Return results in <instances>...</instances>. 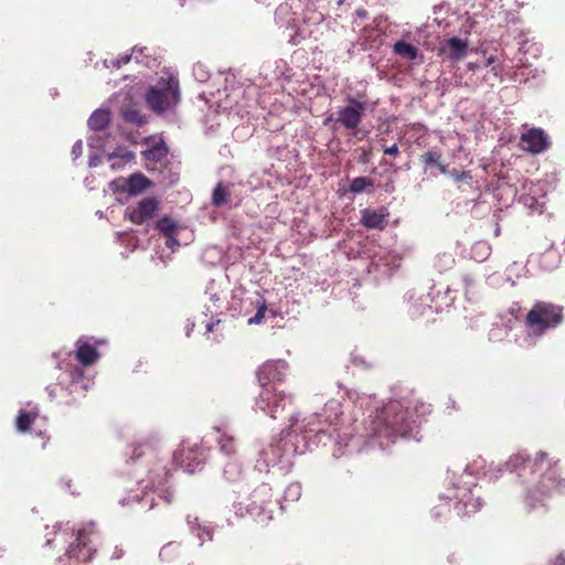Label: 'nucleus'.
<instances>
[{"instance_id":"nucleus-1","label":"nucleus","mask_w":565,"mask_h":565,"mask_svg":"<svg viewBox=\"0 0 565 565\" xmlns=\"http://www.w3.org/2000/svg\"><path fill=\"white\" fill-rule=\"evenodd\" d=\"M374 424L377 435L386 438L405 437L412 431L408 412L398 402L385 405Z\"/></svg>"},{"instance_id":"nucleus-2","label":"nucleus","mask_w":565,"mask_h":565,"mask_svg":"<svg viewBox=\"0 0 565 565\" xmlns=\"http://www.w3.org/2000/svg\"><path fill=\"white\" fill-rule=\"evenodd\" d=\"M563 321V307L547 301H537L525 316L524 323L529 332L540 337L547 330L558 327Z\"/></svg>"},{"instance_id":"nucleus-3","label":"nucleus","mask_w":565,"mask_h":565,"mask_svg":"<svg viewBox=\"0 0 565 565\" xmlns=\"http://www.w3.org/2000/svg\"><path fill=\"white\" fill-rule=\"evenodd\" d=\"M179 82L174 77L160 78L146 94L151 110L161 114L179 103Z\"/></svg>"},{"instance_id":"nucleus-4","label":"nucleus","mask_w":565,"mask_h":565,"mask_svg":"<svg viewBox=\"0 0 565 565\" xmlns=\"http://www.w3.org/2000/svg\"><path fill=\"white\" fill-rule=\"evenodd\" d=\"M99 533L94 523H89L78 530L76 540L67 550V555L79 562L89 561L96 552Z\"/></svg>"},{"instance_id":"nucleus-5","label":"nucleus","mask_w":565,"mask_h":565,"mask_svg":"<svg viewBox=\"0 0 565 565\" xmlns=\"http://www.w3.org/2000/svg\"><path fill=\"white\" fill-rule=\"evenodd\" d=\"M288 404H291V396L278 391V388L260 391L256 399L258 408L267 413L273 419L281 418Z\"/></svg>"},{"instance_id":"nucleus-6","label":"nucleus","mask_w":565,"mask_h":565,"mask_svg":"<svg viewBox=\"0 0 565 565\" xmlns=\"http://www.w3.org/2000/svg\"><path fill=\"white\" fill-rule=\"evenodd\" d=\"M287 370L288 363L281 360L267 361L262 364L256 372L262 391L277 388L276 384L285 381Z\"/></svg>"},{"instance_id":"nucleus-7","label":"nucleus","mask_w":565,"mask_h":565,"mask_svg":"<svg viewBox=\"0 0 565 565\" xmlns=\"http://www.w3.org/2000/svg\"><path fill=\"white\" fill-rule=\"evenodd\" d=\"M160 209L161 202L157 198L147 196L136 205L128 206L125 211V217L136 225H142L152 220Z\"/></svg>"},{"instance_id":"nucleus-8","label":"nucleus","mask_w":565,"mask_h":565,"mask_svg":"<svg viewBox=\"0 0 565 565\" xmlns=\"http://www.w3.org/2000/svg\"><path fill=\"white\" fill-rule=\"evenodd\" d=\"M347 102L348 105L339 109L335 124L341 125L347 130L353 131L362 122L366 104L351 96L347 98Z\"/></svg>"},{"instance_id":"nucleus-9","label":"nucleus","mask_w":565,"mask_h":565,"mask_svg":"<svg viewBox=\"0 0 565 565\" xmlns=\"http://www.w3.org/2000/svg\"><path fill=\"white\" fill-rule=\"evenodd\" d=\"M520 141L522 149L531 154H539L546 151L550 146V139L542 128H530L521 134Z\"/></svg>"},{"instance_id":"nucleus-10","label":"nucleus","mask_w":565,"mask_h":565,"mask_svg":"<svg viewBox=\"0 0 565 565\" xmlns=\"http://www.w3.org/2000/svg\"><path fill=\"white\" fill-rule=\"evenodd\" d=\"M457 500L455 511L458 516L465 518L477 513L482 507V500L470 488H463L455 495Z\"/></svg>"},{"instance_id":"nucleus-11","label":"nucleus","mask_w":565,"mask_h":565,"mask_svg":"<svg viewBox=\"0 0 565 565\" xmlns=\"http://www.w3.org/2000/svg\"><path fill=\"white\" fill-rule=\"evenodd\" d=\"M173 460L177 466L192 473L202 463V452L199 448L181 447L174 451Z\"/></svg>"},{"instance_id":"nucleus-12","label":"nucleus","mask_w":565,"mask_h":565,"mask_svg":"<svg viewBox=\"0 0 565 565\" xmlns=\"http://www.w3.org/2000/svg\"><path fill=\"white\" fill-rule=\"evenodd\" d=\"M288 444L287 439L280 438L277 441L270 443L267 448L260 451L262 460L265 462L266 467L275 466L281 461L284 455L288 450ZM257 466L259 470L264 469V463L258 461Z\"/></svg>"},{"instance_id":"nucleus-13","label":"nucleus","mask_w":565,"mask_h":565,"mask_svg":"<svg viewBox=\"0 0 565 565\" xmlns=\"http://www.w3.org/2000/svg\"><path fill=\"white\" fill-rule=\"evenodd\" d=\"M468 51V42L458 38H450L441 43L439 55H444L451 61L462 60Z\"/></svg>"},{"instance_id":"nucleus-14","label":"nucleus","mask_w":565,"mask_h":565,"mask_svg":"<svg viewBox=\"0 0 565 565\" xmlns=\"http://www.w3.org/2000/svg\"><path fill=\"white\" fill-rule=\"evenodd\" d=\"M361 224L366 228L383 230L386 225L388 210L384 206L377 210H362Z\"/></svg>"},{"instance_id":"nucleus-15","label":"nucleus","mask_w":565,"mask_h":565,"mask_svg":"<svg viewBox=\"0 0 565 565\" xmlns=\"http://www.w3.org/2000/svg\"><path fill=\"white\" fill-rule=\"evenodd\" d=\"M117 183H120L124 191L136 195L147 190L151 181L142 173H134L128 179H119Z\"/></svg>"},{"instance_id":"nucleus-16","label":"nucleus","mask_w":565,"mask_h":565,"mask_svg":"<svg viewBox=\"0 0 565 565\" xmlns=\"http://www.w3.org/2000/svg\"><path fill=\"white\" fill-rule=\"evenodd\" d=\"M76 360L84 366L93 365L99 359L97 349L88 342H77V349L75 351Z\"/></svg>"},{"instance_id":"nucleus-17","label":"nucleus","mask_w":565,"mask_h":565,"mask_svg":"<svg viewBox=\"0 0 565 565\" xmlns=\"http://www.w3.org/2000/svg\"><path fill=\"white\" fill-rule=\"evenodd\" d=\"M264 487L257 488L249 497V503L246 511L256 520L264 522Z\"/></svg>"},{"instance_id":"nucleus-18","label":"nucleus","mask_w":565,"mask_h":565,"mask_svg":"<svg viewBox=\"0 0 565 565\" xmlns=\"http://www.w3.org/2000/svg\"><path fill=\"white\" fill-rule=\"evenodd\" d=\"M564 488L565 479L556 477L554 471L544 475L540 481V491L544 495H548L553 491H562Z\"/></svg>"},{"instance_id":"nucleus-19","label":"nucleus","mask_w":565,"mask_h":565,"mask_svg":"<svg viewBox=\"0 0 565 565\" xmlns=\"http://www.w3.org/2000/svg\"><path fill=\"white\" fill-rule=\"evenodd\" d=\"M183 554L182 544L179 542H169L160 550L159 557L164 563H177Z\"/></svg>"},{"instance_id":"nucleus-20","label":"nucleus","mask_w":565,"mask_h":565,"mask_svg":"<svg viewBox=\"0 0 565 565\" xmlns=\"http://www.w3.org/2000/svg\"><path fill=\"white\" fill-rule=\"evenodd\" d=\"M110 120L111 114L109 110L97 109L90 115L88 119V126L95 131H100L108 127Z\"/></svg>"},{"instance_id":"nucleus-21","label":"nucleus","mask_w":565,"mask_h":565,"mask_svg":"<svg viewBox=\"0 0 565 565\" xmlns=\"http://www.w3.org/2000/svg\"><path fill=\"white\" fill-rule=\"evenodd\" d=\"M120 115L122 119L128 124L142 126L147 122L146 116L142 115L135 105H126L121 107Z\"/></svg>"},{"instance_id":"nucleus-22","label":"nucleus","mask_w":565,"mask_h":565,"mask_svg":"<svg viewBox=\"0 0 565 565\" xmlns=\"http://www.w3.org/2000/svg\"><path fill=\"white\" fill-rule=\"evenodd\" d=\"M168 147L163 140L154 143L149 149L141 152L142 157L148 161L160 162L168 156Z\"/></svg>"},{"instance_id":"nucleus-23","label":"nucleus","mask_w":565,"mask_h":565,"mask_svg":"<svg viewBox=\"0 0 565 565\" xmlns=\"http://www.w3.org/2000/svg\"><path fill=\"white\" fill-rule=\"evenodd\" d=\"M156 230L167 239L175 242L177 223L168 215H164L156 223Z\"/></svg>"},{"instance_id":"nucleus-24","label":"nucleus","mask_w":565,"mask_h":565,"mask_svg":"<svg viewBox=\"0 0 565 565\" xmlns=\"http://www.w3.org/2000/svg\"><path fill=\"white\" fill-rule=\"evenodd\" d=\"M393 52L396 55L411 61L416 60L419 56L418 49L404 40H399L393 45Z\"/></svg>"},{"instance_id":"nucleus-25","label":"nucleus","mask_w":565,"mask_h":565,"mask_svg":"<svg viewBox=\"0 0 565 565\" xmlns=\"http://www.w3.org/2000/svg\"><path fill=\"white\" fill-rule=\"evenodd\" d=\"M38 417V412L20 411L15 419V428L20 433H26Z\"/></svg>"},{"instance_id":"nucleus-26","label":"nucleus","mask_w":565,"mask_h":565,"mask_svg":"<svg viewBox=\"0 0 565 565\" xmlns=\"http://www.w3.org/2000/svg\"><path fill=\"white\" fill-rule=\"evenodd\" d=\"M373 185V179L366 177H358L351 180L349 184V191L353 194H361Z\"/></svg>"},{"instance_id":"nucleus-27","label":"nucleus","mask_w":565,"mask_h":565,"mask_svg":"<svg viewBox=\"0 0 565 565\" xmlns=\"http://www.w3.org/2000/svg\"><path fill=\"white\" fill-rule=\"evenodd\" d=\"M230 201V191L220 182L214 188L212 193V204L214 206H222Z\"/></svg>"},{"instance_id":"nucleus-28","label":"nucleus","mask_w":565,"mask_h":565,"mask_svg":"<svg viewBox=\"0 0 565 565\" xmlns=\"http://www.w3.org/2000/svg\"><path fill=\"white\" fill-rule=\"evenodd\" d=\"M220 450L226 456H233L236 454L237 445L233 436L223 434L218 439Z\"/></svg>"},{"instance_id":"nucleus-29","label":"nucleus","mask_w":565,"mask_h":565,"mask_svg":"<svg viewBox=\"0 0 565 565\" xmlns=\"http://www.w3.org/2000/svg\"><path fill=\"white\" fill-rule=\"evenodd\" d=\"M441 154L437 151H427L420 156V161L426 166L438 164L443 173L446 172V167L439 163Z\"/></svg>"},{"instance_id":"nucleus-30","label":"nucleus","mask_w":565,"mask_h":565,"mask_svg":"<svg viewBox=\"0 0 565 565\" xmlns=\"http://www.w3.org/2000/svg\"><path fill=\"white\" fill-rule=\"evenodd\" d=\"M257 312L254 317L248 319L249 324H258L264 319L265 312L267 310L266 301L263 297H258L256 301Z\"/></svg>"},{"instance_id":"nucleus-31","label":"nucleus","mask_w":565,"mask_h":565,"mask_svg":"<svg viewBox=\"0 0 565 565\" xmlns=\"http://www.w3.org/2000/svg\"><path fill=\"white\" fill-rule=\"evenodd\" d=\"M192 530H193L194 534L198 536V539L200 540L201 544H203L206 541H212V539H213V532L209 526L198 525V526L193 527Z\"/></svg>"},{"instance_id":"nucleus-32","label":"nucleus","mask_w":565,"mask_h":565,"mask_svg":"<svg viewBox=\"0 0 565 565\" xmlns=\"http://www.w3.org/2000/svg\"><path fill=\"white\" fill-rule=\"evenodd\" d=\"M131 60V55L129 54H125L122 56H120L119 58H110V60H105V65L107 67H116V68H119L121 67V65H126L130 62Z\"/></svg>"},{"instance_id":"nucleus-33","label":"nucleus","mask_w":565,"mask_h":565,"mask_svg":"<svg viewBox=\"0 0 565 565\" xmlns=\"http://www.w3.org/2000/svg\"><path fill=\"white\" fill-rule=\"evenodd\" d=\"M146 451H149V452H153L154 451V448L149 444V443H145V444H140L138 447H136L132 451V455L131 457L135 458V459H138L140 458Z\"/></svg>"},{"instance_id":"nucleus-34","label":"nucleus","mask_w":565,"mask_h":565,"mask_svg":"<svg viewBox=\"0 0 565 565\" xmlns=\"http://www.w3.org/2000/svg\"><path fill=\"white\" fill-rule=\"evenodd\" d=\"M384 154L391 157V158H397L401 154V150L397 143H394L392 146H382Z\"/></svg>"},{"instance_id":"nucleus-35","label":"nucleus","mask_w":565,"mask_h":565,"mask_svg":"<svg viewBox=\"0 0 565 565\" xmlns=\"http://www.w3.org/2000/svg\"><path fill=\"white\" fill-rule=\"evenodd\" d=\"M173 497H174L173 491L168 488L160 490V492L158 493V498L167 504L172 503Z\"/></svg>"},{"instance_id":"nucleus-36","label":"nucleus","mask_w":565,"mask_h":565,"mask_svg":"<svg viewBox=\"0 0 565 565\" xmlns=\"http://www.w3.org/2000/svg\"><path fill=\"white\" fill-rule=\"evenodd\" d=\"M527 460L529 458H525L523 455L518 454L510 458L509 463L514 468H520L521 466L525 465Z\"/></svg>"},{"instance_id":"nucleus-37","label":"nucleus","mask_w":565,"mask_h":565,"mask_svg":"<svg viewBox=\"0 0 565 565\" xmlns=\"http://www.w3.org/2000/svg\"><path fill=\"white\" fill-rule=\"evenodd\" d=\"M72 385L84 377V371L79 366H73L71 370Z\"/></svg>"},{"instance_id":"nucleus-38","label":"nucleus","mask_w":565,"mask_h":565,"mask_svg":"<svg viewBox=\"0 0 565 565\" xmlns=\"http://www.w3.org/2000/svg\"><path fill=\"white\" fill-rule=\"evenodd\" d=\"M370 161V151L363 150L362 154L360 156V162L367 163Z\"/></svg>"},{"instance_id":"nucleus-39","label":"nucleus","mask_w":565,"mask_h":565,"mask_svg":"<svg viewBox=\"0 0 565 565\" xmlns=\"http://www.w3.org/2000/svg\"><path fill=\"white\" fill-rule=\"evenodd\" d=\"M554 565H565V555L563 553H561L555 562H554Z\"/></svg>"},{"instance_id":"nucleus-40","label":"nucleus","mask_w":565,"mask_h":565,"mask_svg":"<svg viewBox=\"0 0 565 565\" xmlns=\"http://www.w3.org/2000/svg\"><path fill=\"white\" fill-rule=\"evenodd\" d=\"M172 245H179L178 242H173V241H167V246L171 247Z\"/></svg>"},{"instance_id":"nucleus-41","label":"nucleus","mask_w":565,"mask_h":565,"mask_svg":"<svg viewBox=\"0 0 565 565\" xmlns=\"http://www.w3.org/2000/svg\"><path fill=\"white\" fill-rule=\"evenodd\" d=\"M494 62V57L493 56H490L488 60H487V63L488 64H492Z\"/></svg>"},{"instance_id":"nucleus-42","label":"nucleus","mask_w":565,"mask_h":565,"mask_svg":"<svg viewBox=\"0 0 565 565\" xmlns=\"http://www.w3.org/2000/svg\"><path fill=\"white\" fill-rule=\"evenodd\" d=\"M545 457H546V454H543V452H542V454H540V458H541V459H544Z\"/></svg>"}]
</instances>
